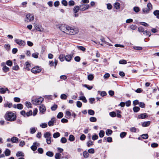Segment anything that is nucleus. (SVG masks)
Returning a JSON list of instances; mask_svg holds the SVG:
<instances>
[{"instance_id": "79ce46f5", "label": "nucleus", "mask_w": 159, "mask_h": 159, "mask_svg": "<svg viewBox=\"0 0 159 159\" xmlns=\"http://www.w3.org/2000/svg\"><path fill=\"white\" fill-rule=\"evenodd\" d=\"M89 120L92 122H95L97 121V119L94 117H91L90 118Z\"/></svg>"}, {"instance_id": "9b49d317", "label": "nucleus", "mask_w": 159, "mask_h": 159, "mask_svg": "<svg viewBox=\"0 0 159 159\" xmlns=\"http://www.w3.org/2000/svg\"><path fill=\"white\" fill-rule=\"evenodd\" d=\"M73 56L71 54L67 55L65 56V60L68 62L70 61L72 58Z\"/></svg>"}, {"instance_id": "b1692460", "label": "nucleus", "mask_w": 159, "mask_h": 159, "mask_svg": "<svg viewBox=\"0 0 159 159\" xmlns=\"http://www.w3.org/2000/svg\"><path fill=\"white\" fill-rule=\"evenodd\" d=\"M16 156L17 157H24V154L21 152L18 151L17 152L16 154Z\"/></svg>"}, {"instance_id": "393cba45", "label": "nucleus", "mask_w": 159, "mask_h": 159, "mask_svg": "<svg viewBox=\"0 0 159 159\" xmlns=\"http://www.w3.org/2000/svg\"><path fill=\"white\" fill-rule=\"evenodd\" d=\"M154 15L156 16L158 19H159V10H156L153 12Z\"/></svg>"}, {"instance_id": "4468645a", "label": "nucleus", "mask_w": 159, "mask_h": 159, "mask_svg": "<svg viewBox=\"0 0 159 159\" xmlns=\"http://www.w3.org/2000/svg\"><path fill=\"white\" fill-rule=\"evenodd\" d=\"M39 111L42 113L45 111L46 108L43 105H42L39 106Z\"/></svg>"}, {"instance_id": "5fc2aeb1", "label": "nucleus", "mask_w": 159, "mask_h": 159, "mask_svg": "<svg viewBox=\"0 0 159 159\" xmlns=\"http://www.w3.org/2000/svg\"><path fill=\"white\" fill-rule=\"evenodd\" d=\"M6 64L8 66H11L12 64V62L11 61L9 60L6 61Z\"/></svg>"}, {"instance_id": "09e8293b", "label": "nucleus", "mask_w": 159, "mask_h": 159, "mask_svg": "<svg viewBox=\"0 0 159 159\" xmlns=\"http://www.w3.org/2000/svg\"><path fill=\"white\" fill-rule=\"evenodd\" d=\"M148 135L147 134H144L141 135V137L143 139H147L148 138Z\"/></svg>"}, {"instance_id": "423d86ee", "label": "nucleus", "mask_w": 159, "mask_h": 159, "mask_svg": "<svg viewBox=\"0 0 159 159\" xmlns=\"http://www.w3.org/2000/svg\"><path fill=\"white\" fill-rule=\"evenodd\" d=\"M41 71V69L39 66H35L33 67L31 69V71L34 73L36 74L40 72Z\"/></svg>"}, {"instance_id": "052dcab7", "label": "nucleus", "mask_w": 159, "mask_h": 159, "mask_svg": "<svg viewBox=\"0 0 159 159\" xmlns=\"http://www.w3.org/2000/svg\"><path fill=\"white\" fill-rule=\"evenodd\" d=\"M75 2L73 0L70 1L68 2V4L70 6H73L75 5Z\"/></svg>"}, {"instance_id": "f704fd0d", "label": "nucleus", "mask_w": 159, "mask_h": 159, "mask_svg": "<svg viewBox=\"0 0 159 159\" xmlns=\"http://www.w3.org/2000/svg\"><path fill=\"white\" fill-rule=\"evenodd\" d=\"M149 11L150 10L148 8H144L143 9V11L144 13H148Z\"/></svg>"}, {"instance_id": "e2e57ef3", "label": "nucleus", "mask_w": 159, "mask_h": 159, "mask_svg": "<svg viewBox=\"0 0 159 159\" xmlns=\"http://www.w3.org/2000/svg\"><path fill=\"white\" fill-rule=\"evenodd\" d=\"M133 10L134 11L136 12H138L140 11L139 8L138 7H134Z\"/></svg>"}, {"instance_id": "9d476101", "label": "nucleus", "mask_w": 159, "mask_h": 159, "mask_svg": "<svg viewBox=\"0 0 159 159\" xmlns=\"http://www.w3.org/2000/svg\"><path fill=\"white\" fill-rule=\"evenodd\" d=\"M56 119L55 117L51 118L48 122V125L50 126H52L54 125V124L56 122Z\"/></svg>"}, {"instance_id": "603ef678", "label": "nucleus", "mask_w": 159, "mask_h": 159, "mask_svg": "<svg viewBox=\"0 0 159 159\" xmlns=\"http://www.w3.org/2000/svg\"><path fill=\"white\" fill-rule=\"evenodd\" d=\"M119 63L121 64H125L127 63L126 61L125 60H121L119 61Z\"/></svg>"}, {"instance_id": "bb28decb", "label": "nucleus", "mask_w": 159, "mask_h": 159, "mask_svg": "<svg viewBox=\"0 0 159 159\" xmlns=\"http://www.w3.org/2000/svg\"><path fill=\"white\" fill-rule=\"evenodd\" d=\"M46 155L49 157H52L53 156L54 153L52 152L48 151L46 153Z\"/></svg>"}, {"instance_id": "f03ea898", "label": "nucleus", "mask_w": 159, "mask_h": 159, "mask_svg": "<svg viewBox=\"0 0 159 159\" xmlns=\"http://www.w3.org/2000/svg\"><path fill=\"white\" fill-rule=\"evenodd\" d=\"M68 30L67 31L66 33L71 35L75 34L78 33V30L77 28L74 27H71L69 26Z\"/></svg>"}, {"instance_id": "dca6fc26", "label": "nucleus", "mask_w": 159, "mask_h": 159, "mask_svg": "<svg viewBox=\"0 0 159 159\" xmlns=\"http://www.w3.org/2000/svg\"><path fill=\"white\" fill-rule=\"evenodd\" d=\"M4 106L5 107H8L10 108L12 107L13 105L11 103L7 102L4 103Z\"/></svg>"}, {"instance_id": "4be33fe9", "label": "nucleus", "mask_w": 159, "mask_h": 159, "mask_svg": "<svg viewBox=\"0 0 159 159\" xmlns=\"http://www.w3.org/2000/svg\"><path fill=\"white\" fill-rule=\"evenodd\" d=\"M80 10L79 6H76L74 7L73 8V11L74 13H77Z\"/></svg>"}, {"instance_id": "49530a36", "label": "nucleus", "mask_w": 159, "mask_h": 159, "mask_svg": "<svg viewBox=\"0 0 159 159\" xmlns=\"http://www.w3.org/2000/svg\"><path fill=\"white\" fill-rule=\"evenodd\" d=\"M94 78L93 75L92 74H90L88 75V79L89 80H92Z\"/></svg>"}, {"instance_id": "6e6552de", "label": "nucleus", "mask_w": 159, "mask_h": 159, "mask_svg": "<svg viewBox=\"0 0 159 159\" xmlns=\"http://www.w3.org/2000/svg\"><path fill=\"white\" fill-rule=\"evenodd\" d=\"M79 7L80 10L84 11L89 8V5L88 4H81L79 6Z\"/></svg>"}, {"instance_id": "4c0bfd02", "label": "nucleus", "mask_w": 159, "mask_h": 159, "mask_svg": "<svg viewBox=\"0 0 159 159\" xmlns=\"http://www.w3.org/2000/svg\"><path fill=\"white\" fill-rule=\"evenodd\" d=\"M75 137L73 135H70L69 136V140L71 141H73L75 140Z\"/></svg>"}, {"instance_id": "a18cd8bd", "label": "nucleus", "mask_w": 159, "mask_h": 159, "mask_svg": "<svg viewBox=\"0 0 159 159\" xmlns=\"http://www.w3.org/2000/svg\"><path fill=\"white\" fill-rule=\"evenodd\" d=\"M67 142V139L65 137H62L61 139V142L62 143H65Z\"/></svg>"}, {"instance_id": "ea45409f", "label": "nucleus", "mask_w": 159, "mask_h": 159, "mask_svg": "<svg viewBox=\"0 0 159 159\" xmlns=\"http://www.w3.org/2000/svg\"><path fill=\"white\" fill-rule=\"evenodd\" d=\"M127 133L125 132H123L120 133V136L121 138H124L126 135Z\"/></svg>"}, {"instance_id": "aec40b11", "label": "nucleus", "mask_w": 159, "mask_h": 159, "mask_svg": "<svg viewBox=\"0 0 159 159\" xmlns=\"http://www.w3.org/2000/svg\"><path fill=\"white\" fill-rule=\"evenodd\" d=\"M79 100H81L84 103L87 102V101L85 97L84 96H80L79 98Z\"/></svg>"}, {"instance_id": "1a4fd4ad", "label": "nucleus", "mask_w": 159, "mask_h": 159, "mask_svg": "<svg viewBox=\"0 0 159 159\" xmlns=\"http://www.w3.org/2000/svg\"><path fill=\"white\" fill-rule=\"evenodd\" d=\"M26 17L27 19V21H30L34 20V16L30 14H28L26 15Z\"/></svg>"}, {"instance_id": "2f4dec72", "label": "nucleus", "mask_w": 159, "mask_h": 159, "mask_svg": "<svg viewBox=\"0 0 159 159\" xmlns=\"http://www.w3.org/2000/svg\"><path fill=\"white\" fill-rule=\"evenodd\" d=\"M4 47L7 51H9L10 49V45L9 44H5L4 45Z\"/></svg>"}, {"instance_id": "6e6d98bb", "label": "nucleus", "mask_w": 159, "mask_h": 159, "mask_svg": "<svg viewBox=\"0 0 159 159\" xmlns=\"http://www.w3.org/2000/svg\"><path fill=\"white\" fill-rule=\"evenodd\" d=\"M109 115L111 117H115L116 116V113L114 111H112L110 112Z\"/></svg>"}, {"instance_id": "774afa93", "label": "nucleus", "mask_w": 159, "mask_h": 159, "mask_svg": "<svg viewBox=\"0 0 159 159\" xmlns=\"http://www.w3.org/2000/svg\"><path fill=\"white\" fill-rule=\"evenodd\" d=\"M61 3L65 6H67L68 4L66 0H62L61 1Z\"/></svg>"}, {"instance_id": "20e7f679", "label": "nucleus", "mask_w": 159, "mask_h": 159, "mask_svg": "<svg viewBox=\"0 0 159 159\" xmlns=\"http://www.w3.org/2000/svg\"><path fill=\"white\" fill-rule=\"evenodd\" d=\"M44 99L42 97H39L38 98L34 99L32 100V102L34 105H39L43 101Z\"/></svg>"}, {"instance_id": "37998d69", "label": "nucleus", "mask_w": 159, "mask_h": 159, "mask_svg": "<svg viewBox=\"0 0 159 159\" xmlns=\"http://www.w3.org/2000/svg\"><path fill=\"white\" fill-rule=\"evenodd\" d=\"M88 114L90 115H93L94 114V111L91 109H90L88 110Z\"/></svg>"}, {"instance_id": "a211bd4d", "label": "nucleus", "mask_w": 159, "mask_h": 159, "mask_svg": "<svg viewBox=\"0 0 159 159\" xmlns=\"http://www.w3.org/2000/svg\"><path fill=\"white\" fill-rule=\"evenodd\" d=\"M150 124V121H147L143 122L142 124V126L143 127H147Z\"/></svg>"}, {"instance_id": "338daca9", "label": "nucleus", "mask_w": 159, "mask_h": 159, "mask_svg": "<svg viewBox=\"0 0 159 159\" xmlns=\"http://www.w3.org/2000/svg\"><path fill=\"white\" fill-rule=\"evenodd\" d=\"M138 30L140 32H143L144 31V29L143 27L140 26L138 27Z\"/></svg>"}, {"instance_id": "a19ab883", "label": "nucleus", "mask_w": 159, "mask_h": 159, "mask_svg": "<svg viewBox=\"0 0 159 159\" xmlns=\"http://www.w3.org/2000/svg\"><path fill=\"white\" fill-rule=\"evenodd\" d=\"M2 69L3 71L4 72H7V71H9V68L7 67V66H6L4 67H3Z\"/></svg>"}, {"instance_id": "7ed1b4c3", "label": "nucleus", "mask_w": 159, "mask_h": 159, "mask_svg": "<svg viewBox=\"0 0 159 159\" xmlns=\"http://www.w3.org/2000/svg\"><path fill=\"white\" fill-rule=\"evenodd\" d=\"M44 137L46 138V142L48 144H49L51 143L52 135L49 132H46L44 134Z\"/></svg>"}, {"instance_id": "c85d7f7f", "label": "nucleus", "mask_w": 159, "mask_h": 159, "mask_svg": "<svg viewBox=\"0 0 159 159\" xmlns=\"http://www.w3.org/2000/svg\"><path fill=\"white\" fill-rule=\"evenodd\" d=\"M60 136V134L59 132H57L54 133L53 135V137L54 138H57Z\"/></svg>"}, {"instance_id": "7c9ffc66", "label": "nucleus", "mask_w": 159, "mask_h": 159, "mask_svg": "<svg viewBox=\"0 0 159 159\" xmlns=\"http://www.w3.org/2000/svg\"><path fill=\"white\" fill-rule=\"evenodd\" d=\"M114 7L116 9H118L120 8V5L119 3L116 2L114 4Z\"/></svg>"}, {"instance_id": "13d9d810", "label": "nucleus", "mask_w": 159, "mask_h": 159, "mask_svg": "<svg viewBox=\"0 0 159 159\" xmlns=\"http://www.w3.org/2000/svg\"><path fill=\"white\" fill-rule=\"evenodd\" d=\"M98 136L96 134H95L93 135L92 137V139L93 140H95L97 139H98Z\"/></svg>"}, {"instance_id": "c756f323", "label": "nucleus", "mask_w": 159, "mask_h": 159, "mask_svg": "<svg viewBox=\"0 0 159 159\" xmlns=\"http://www.w3.org/2000/svg\"><path fill=\"white\" fill-rule=\"evenodd\" d=\"M104 134H105L104 131L103 130H100L99 133V136L100 138L103 137L104 136Z\"/></svg>"}, {"instance_id": "a878e982", "label": "nucleus", "mask_w": 159, "mask_h": 159, "mask_svg": "<svg viewBox=\"0 0 159 159\" xmlns=\"http://www.w3.org/2000/svg\"><path fill=\"white\" fill-rule=\"evenodd\" d=\"M89 155L88 152L85 151L83 152V156L84 158H87L89 157Z\"/></svg>"}, {"instance_id": "39448f33", "label": "nucleus", "mask_w": 159, "mask_h": 159, "mask_svg": "<svg viewBox=\"0 0 159 159\" xmlns=\"http://www.w3.org/2000/svg\"><path fill=\"white\" fill-rule=\"evenodd\" d=\"M58 26L61 31L66 33L68 29V27H69V26L63 24L59 25Z\"/></svg>"}, {"instance_id": "0eeeda50", "label": "nucleus", "mask_w": 159, "mask_h": 159, "mask_svg": "<svg viewBox=\"0 0 159 159\" xmlns=\"http://www.w3.org/2000/svg\"><path fill=\"white\" fill-rule=\"evenodd\" d=\"M15 42L20 46H24L25 44V42L21 39H16Z\"/></svg>"}, {"instance_id": "680f3d73", "label": "nucleus", "mask_w": 159, "mask_h": 159, "mask_svg": "<svg viewBox=\"0 0 159 159\" xmlns=\"http://www.w3.org/2000/svg\"><path fill=\"white\" fill-rule=\"evenodd\" d=\"M121 113V111L118 110L117 111L116 116L118 118H121V115L120 114Z\"/></svg>"}, {"instance_id": "3c124183", "label": "nucleus", "mask_w": 159, "mask_h": 159, "mask_svg": "<svg viewBox=\"0 0 159 159\" xmlns=\"http://www.w3.org/2000/svg\"><path fill=\"white\" fill-rule=\"evenodd\" d=\"M137 26L135 25L132 24L130 26V28L132 30H135L137 29Z\"/></svg>"}, {"instance_id": "864d4df0", "label": "nucleus", "mask_w": 159, "mask_h": 159, "mask_svg": "<svg viewBox=\"0 0 159 159\" xmlns=\"http://www.w3.org/2000/svg\"><path fill=\"white\" fill-rule=\"evenodd\" d=\"M66 115L67 116L66 118H69L71 116V113L69 111H67L66 112Z\"/></svg>"}, {"instance_id": "f8f14e48", "label": "nucleus", "mask_w": 159, "mask_h": 159, "mask_svg": "<svg viewBox=\"0 0 159 159\" xmlns=\"http://www.w3.org/2000/svg\"><path fill=\"white\" fill-rule=\"evenodd\" d=\"M148 117V115L146 113L140 114L138 116V118L139 119H144Z\"/></svg>"}, {"instance_id": "de8ad7c7", "label": "nucleus", "mask_w": 159, "mask_h": 159, "mask_svg": "<svg viewBox=\"0 0 159 159\" xmlns=\"http://www.w3.org/2000/svg\"><path fill=\"white\" fill-rule=\"evenodd\" d=\"M47 126V124L46 123H42L40 125V126L43 128H46Z\"/></svg>"}, {"instance_id": "ddd939ff", "label": "nucleus", "mask_w": 159, "mask_h": 159, "mask_svg": "<svg viewBox=\"0 0 159 159\" xmlns=\"http://www.w3.org/2000/svg\"><path fill=\"white\" fill-rule=\"evenodd\" d=\"M7 91H8V89L7 88L2 87L0 88V93L2 94H4Z\"/></svg>"}, {"instance_id": "2eb2a0df", "label": "nucleus", "mask_w": 159, "mask_h": 159, "mask_svg": "<svg viewBox=\"0 0 159 159\" xmlns=\"http://www.w3.org/2000/svg\"><path fill=\"white\" fill-rule=\"evenodd\" d=\"M25 68L27 70H30V67L31 65L28 61H26L25 63Z\"/></svg>"}, {"instance_id": "58836bf2", "label": "nucleus", "mask_w": 159, "mask_h": 159, "mask_svg": "<svg viewBox=\"0 0 159 159\" xmlns=\"http://www.w3.org/2000/svg\"><path fill=\"white\" fill-rule=\"evenodd\" d=\"M87 144L88 147H89L93 144V142L91 140H89L87 142Z\"/></svg>"}, {"instance_id": "4d7b16f0", "label": "nucleus", "mask_w": 159, "mask_h": 159, "mask_svg": "<svg viewBox=\"0 0 159 159\" xmlns=\"http://www.w3.org/2000/svg\"><path fill=\"white\" fill-rule=\"evenodd\" d=\"M86 139V136L84 134H82L80 137V139L82 141Z\"/></svg>"}, {"instance_id": "f257e3e1", "label": "nucleus", "mask_w": 159, "mask_h": 159, "mask_svg": "<svg viewBox=\"0 0 159 159\" xmlns=\"http://www.w3.org/2000/svg\"><path fill=\"white\" fill-rule=\"evenodd\" d=\"M5 119L8 121L12 122L16 120V114L12 111H7L4 115Z\"/></svg>"}, {"instance_id": "bf43d9fd", "label": "nucleus", "mask_w": 159, "mask_h": 159, "mask_svg": "<svg viewBox=\"0 0 159 159\" xmlns=\"http://www.w3.org/2000/svg\"><path fill=\"white\" fill-rule=\"evenodd\" d=\"M78 48L79 49L82 50L84 52L85 51L86 48L82 46H78Z\"/></svg>"}, {"instance_id": "e433bc0d", "label": "nucleus", "mask_w": 159, "mask_h": 159, "mask_svg": "<svg viewBox=\"0 0 159 159\" xmlns=\"http://www.w3.org/2000/svg\"><path fill=\"white\" fill-rule=\"evenodd\" d=\"M16 107L17 109L21 110L23 108V106L21 104H18L16 105Z\"/></svg>"}, {"instance_id": "412c9836", "label": "nucleus", "mask_w": 159, "mask_h": 159, "mask_svg": "<svg viewBox=\"0 0 159 159\" xmlns=\"http://www.w3.org/2000/svg\"><path fill=\"white\" fill-rule=\"evenodd\" d=\"M59 58L61 61H63L65 59V55L63 54H60L59 56Z\"/></svg>"}, {"instance_id": "f3484780", "label": "nucleus", "mask_w": 159, "mask_h": 159, "mask_svg": "<svg viewBox=\"0 0 159 159\" xmlns=\"http://www.w3.org/2000/svg\"><path fill=\"white\" fill-rule=\"evenodd\" d=\"M12 142L13 143H17L18 142V139L16 137H13L11 139Z\"/></svg>"}, {"instance_id": "8fccbe9b", "label": "nucleus", "mask_w": 159, "mask_h": 159, "mask_svg": "<svg viewBox=\"0 0 159 159\" xmlns=\"http://www.w3.org/2000/svg\"><path fill=\"white\" fill-rule=\"evenodd\" d=\"M63 116V113L62 112H60L58 114V115L57 116V117L58 118L60 119V118H61Z\"/></svg>"}, {"instance_id": "69168bd1", "label": "nucleus", "mask_w": 159, "mask_h": 159, "mask_svg": "<svg viewBox=\"0 0 159 159\" xmlns=\"http://www.w3.org/2000/svg\"><path fill=\"white\" fill-rule=\"evenodd\" d=\"M77 106L79 108H80L81 107L82 105V103L81 102L79 101H78L77 102Z\"/></svg>"}, {"instance_id": "473e14b6", "label": "nucleus", "mask_w": 159, "mask_h": 159, "mask_svg": "<svg viewBox=\"0 0 159 159\" xmlns=\"http://www.w3.org/2000/svg\"><path fill=\"white\" fill-rule=\"evenodd\" d=\"M140 108L138 107H134L133 108V110L134 112H137L140 110Z\"/></svg>"}, {"instance_id": "0e129e2a", "label": "nucleus", "mask_w": 159, "mask_h": 159, "mask_svg": "<svg viewBox=\"0 0 159 159\" xmlns=\"http://www.w3.org/2000/svg\"><path fill=\"white\" fill-rule=\"evenodd\" d=\"M30 148L32 150L35 151L37 149V147L33 144V145Z\"/></svg>"}, {"instance_id": "6ab92c4d", "label": "nucleus", "mask_w": 159, "mask_h": 159, "mask_svg": "<svg viewBox=\"0 0 159 159\" xmlns=\"http://www.w3.org/2000/svg\"><path fill=\"white\" fill-rule=\"evenodd\" d=\"M143 34L146 36L150 37L151 35V33L149 31L145 30L143 32Z\"/></svg>"}, {"instance_id": "cd10ccee", "label": "nucleus", "mask_w": 159, "mask_h": 159, "mask_svg": "<svg viewBox=\"0 0 159 159\" xmlns=\"http://www.w3.org/2000/svg\"><path fill=\"white\" fill-rule=\"evenodd\" d=\"M5 155L7 156H9L10 155L11 151L8 149H7L4 152Z\"/></svg>"}, {"instance_id": "c9c22d12", "label": "nucleus", "mask_w": 159, "mask_h": 159, "mask_svg": "<svg viewBox=\"0 0 159 159\" xmlns=\"http://www.w3.org/2000/svg\"><path fill=\"white\" fill-rule=\"evenodd\" d=\"M60 98L62 99L66 100L67 99V96L65 94H62L61 95Z\"/></svg>"}, {"instance_id": "72a5a7b5", "label": "nucleus", "mask_w": 159, "mask_h": 159, "mask_svg": "<svg viewBox=\"0 0 159 159\" xmlns=\"http://www.w3.org/2000/svg\"><path fill=\"white\" fill-rule=\"evenodd\" d=\"M61 155L59 153H56L55 155L56 159H60Z\"/></svg>"}, {"instance_id": "c03bdc74", "label": "nucleus", "mask_w": 159, "mask_h": 159, "mask_svg": "<svg viewBox=\"0 0 159 159\" xmlns=\"http://www.w3.org/2000/svg\"><path fill=\"white\" fill-rule=\"evenodd\" d=\"M39 55V53L38 52H36L32 54V57L35 58H37L38 57Z\"/></svg>"}, {"instance_id": "5701e85b", "label": "nucleus", "mask_w": 159, "mask_h": 159, "mask_svg": "<svg viewBox=\"0 0 159 159\" xmlns=\"http://www.w3.org/2000/svg\"><path fill=\"white\" fill-rule=\"evenodd\" d=\"M112 132V131L110 129H107L106 131V134L107 136L111 135Z\"/></svg>"}]
</instances>
